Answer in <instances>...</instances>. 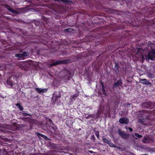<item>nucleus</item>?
Segmentation results:
<instances>
[{
	"label": "nucleus",
	"mask_w": 155,
	"mask_h": 155,
	"mask_svg": "<svg viewBox=\"0 0 155 155\" xmlns=\"http://www.w3.org/2000/svg\"><path fill=\"white\" fill-rule=\"evenodd\" d=\"M0 147V155H8L9 151L8 150V148L7 147L3 145Z\"/></svg>",
	"instance_id": "20e7f679"
},
{
	"label": "nucleus",
	"mask_w": 155,
	"mask_h": 155,
	"mask_svg": "<svg viewBox=\"0 0 155 155\" xmlns=\"http://www.w3.org/2000/svg\"><path fill=\"white\" fill-rule=\"evenodd\" d=\"M148 76L151 78H153L154 77L153 75L151 73H149L148 74Z\"/></svg>",
	"instance_id": "c756f323"
},
{
	"label": "nucleus",
	"mask_w": 155,
	"mask_h": 155,
	"mask_svg": "<svg viewBox=\"0 0 155 155\" xmlns=\"http://www.w3.org/2000/svg\"><path fill=\"white\" fill-rule=\"evenodd\" d=\"M109 145L111 147H115V148H117V146L113 143H111L110 141L109 142V143H108Z\"/></svg>",
	"instance_id": "5701e85b"
},
{
	"label": "nucleus",
	"mask_w": 155,
	"mask_h": 155,
	"mask_svg": "<svg viewBox=\"0 0 155 155\" xmlns=\"http://www.w3.org/2000/svg\"><path fill=\"white\" fill-rule=\"evenodd\" d=\"M91 139L94 141L95 140L96 138L94 136V135H93L91 136Z\"/></svg>",
	"instance_id": "2f4dec72"
},
{
	"label": "nucleus",
	"mask_w": 155,
	"mask_h": 155,
	"mask_svg": "<svg viewBox=\"0 0 155 155\" xmlns=\"http://www.w3.org/2000/svg\"><path fill=\"white\" fill-rule=\"evenodd\" d=\"M118 133L120 135L122 138H123V137L125 135V134L124 133L123 131H122L120 129L118 130Z\"/></svg>",
	"instance_id": "a211bd4d"
},
{
	"label": "nucleus",
	"mask_w": 155,
	"mask_h": 155,
	"mask_svg": "<svg viewBox=\"0 0 155 155\" xmlns=\"http://www.w3.org/2000/svg\"><path fill=\"white\" fill-rule=\"evenodd\" d=\"M54 1H57L58 3L62 2L63 3L67 5H70L72 3V2L69 0H54Z\"/></svg>",
	"instance_id": "9d476101"
},
{
	"label": "nucleus",
	"mask_w": 155,
	"mask_h": 155,
	"mask_svg": "<svg viewBox=\"0 0 155 155\" xmlns=\"http://www.w3.org/2000/svg\"><path fill=\"white\" fill-rule=\"evenodd\" d=\"M15 105L20 110H23V107L21 105L20 103L16 104Z\"/></svg>",
	"instance_id": "aec40b11"
},
{
	"label": "nucleus",
	"mask_w": 155,
	"mask_h": 155,
	"mask_svg": "<svg viewBox=\"0 0 155 155\" xmlns=\"http://www.w3.org/2000/svg\"><path fill=\"white\" fill-rule=\"evenodd\" d=\"M52 145H54L55 144L54 143H52L51 145L52 146Z\"/></svg>",
	"instance_id": "a18cd8bd"
},
{
	"label": "nucleus",
	"mask_w": 155,
	"mask_h": 155,
	"mask_svg": "<svg viewBox=\"0 0 155 155\" xmlns=\"http://www.w3.org/2000/svg\"><path fill=\"white\" fill-rule=\"evenodd\" d=\"M129 136V134H125V135H124V137H123L122 138L123 139L126 140L128 138Z\"/></svg>",
	"instance_id": "c85d7f7f"
},
{
	"label": "nucleus",
	"mask_w": 155,
	"mask_h": 155,
	"mask_svg": "<svg viewBox=\"0 0 155 155\" xmlns=\"http://www.w3.org/2000/svg\"><path fill=\"white\" fill-rule=\"evenodd\" d=\"M153 139L152 137H149V136L147 137L144 136L142 139V141L144 143H147L153 142Z\"/></svg>",
	"instance_id": "39448f33"
},
{
	"label": "nucleus",
	"mask_w": 155,
	"mask_h": 155,
	"mask_svg": "<svg viewBox=\"0 0 155 155\" xmlns=\"http://www.w3.org/2000/svg\"><path fill=\"white\" fill-rule=\"evenodd\" d=\"M89 116H87V117H86V119H88V118H89Z\"/></svg>",
	"instance_id": "37998d69"
},
{
	"label": "nucleus",
	"mask_w": 155,
	"mask_h": 155,
	"mask_svg": "<svg viewBox=\"0 0 155 155\" xmlns=\"http://www.w3.org/2000/svg\"><path fill=\"white\" fill-rule=\"evenodd\" d=\"M6 8L9 11L15 14H18V12L17 11L13 9L12 7L8 5L7 6Z\"/></svg>",
	"instance_id": "ddd939ff"
},
{
	"label": "nucleus",
	"mask_w": 155,
	"mask_h": 155,
	"mask_svg": "<svg viewBox=\"0 0 155 155\" xmlns=\"http://www.w3.org/2000/svg\"><path fill=\"white\" fill-rule=\"evenodd\" d=\"M48 89L46 88L42 89L41 88H36L35 89L36 91L39 93H44L46 92L47 91Z\"/></svg>",
	"instance_id": "f8f14e48"
},
{
	"label": "nucleus",
	"mask_w": 155,
	"mask_h": 155,
	"mask_svg": "<svg viewBox=\"0 0 155 155\" xmlns=\"http://www.w3.org/2000/svg\"><path fill=\"white\" fill-rule=\"evenodd\" d=\"M15 57L20 58H22L23 57L22 54H17L15 55Z\"/></svg>",
	"instance_id": "cd10ccee"
},
{
	"label": "nucleus",
	"mask_w": 155,
	"mask_h": 155,
	"mask_svg": "<svg viewBox=\"0 0 155 155\" xmlns=\"http://www.w3.org/2000/svg\"><path fill=\"white\" fill-rule=\"evenodd\" d=\"M122 84V82L121 79L118 80L115 83L113 86V88H116L117 87L121 86Z\"/></svg>",
	"instance_id": "1a4fd4ad"
},
{
	"label": "nucleus",
	"mask_w": 155,
	"mask_h": 155,
	"mask_svg": "<svg viewBox=\"0 0 155 155\" xmlns=\"http://www.w3.org/2000/svg\"><path fill=\"white\" fill-rule=\"evenodd\" d=\"M135 139H137V138H136V137H135Z\"/></svg>",
	"instance_id": "49530a36"
},
{
	"label": "nucleus",
	"mask_w": 155,
	"mask_h": 155,
	"mask_svg": "<svg viewBox=\"0 0 155 155\" xmlns=\"http://www.w3.org/2000/svg\"><path fill=\"white\" fill-rule=\"evenodd\" d=\"M101 85L102 86V87H104V83L102 81H101Z\"/></svg>",
	"instance_id": "c9c22d12"
},
{
	"label": "nucleus",
	"mask_w": 155,
	"mask_h": 155,
	"mask_svg": "<svg viewBox=\"0 0 155 155\" xmlns=\"http://www.w3.org/2000/svg\"><path fill=\"white\" fill-rule=\"evenodd\" d=\"M118 63H117V62H115V65L114 67V71L115 73L116 74H118L119 72V68L118 67Z\"/></svg>",
	"instance_id": "dca6fc26"
},
{
	"label": "nucleus",
	"mask_w": 155,
	"mask_h": 155,
	"mask_svg": "<svg viewBox=\"0 0 155 155\" xmlns=\"http://www.w3.org/2000/svg\"><path fill=\"white\" fill-rule=\"evenodd\" d=\"M102 92L105 91V88L104 87H102Z\"/></svg>",
	"instance_id": "58836bf2"
},
{
	"label": "nucleus",
	"mask_w": 155,
	"mask_h": 155,
	"mask_svg": "<svg viewBox=\"0 0 155 155\" xmlns=\"http://www.w3.org/2000/svg\"><path fill=\"white\" fill-rule=\"evenodd\" d=\"M142 107L147 109L151 107L152 105V103L150 101L143 103L141 104Z\"/></svg>",
	"instance_id": "0eeeda50"
},
{
	"label": "nucleus",
	"mask_w": 155,
	"mask_h": 155,
	"mask_svg": "<svg viewBox=\"0 0 155 155\" xmlns=\"http://www.w3.org/2000/svg\"><path fill=\"white\" fill-rule=\"evenodd\" d=\"M130 104L129 103H127L126 104V105H127V107H129L130 106Z\"/></svg>",
	"instance_id": "72a5a7b5"
},
{
	"label": "nucleus",
	"mask_w": 155,
	"mask_h": 155,
	"mask_svg": "<svg viewBox=\"0 0 155 155\" xmlns=\"http://www.w3.org/2000/svg\"><path fill=\"white\" fill-rule=\"evenodd\" d=\"M103 94L104 95L106 96H107V94L105 91L103 92Z\"/></svg>",
	"instance_id": "e433bc0d"
},
{
	"label": "nucleus",
	"mask_w": 155,
	"mask_h": 155,
	"mask_svg": "<svg viewBox=\"0 0 155 155\" xmlns=\"http://www.w3.org/2000/svg\"><path fill=\"white\" fill-rule=\"evenodd\" d=\"M64 31L67 32H72L74 31V30L73 28H69L65 29Z\"/></svg>",
	"instance_id": "412c9836"
},
{
	"label": "nucleus",
	"mask_w": 155,
	"mask_h": 155,
	"mask_svg": "<svg viewBox=\"0 0 155 155\" xmlns=\"http://www.w3.org/2000/svg\"><path fill=\"white\" fill-rule=\"evenodd\" d=\"M141 83L143 84L147 85H151V83L149 82L148 80L146 79H141Z\"/></svg>",
	"instance_id": "4468645a"
},
{
	"label": "nucleus",
	"mask_w": 155,
	"mask_h": 155,
	"mask_svg": "<svg viewBox=\"0 0 155 155\" xmlns=\"http://www.w3.org/2000/svg\"><path fill=\"white\" fill-rule=\"evenodd\" d=\"M153 112L154 114L155 115V109L153 110Z\"/></svg>",
	"instance_id": "c03bdc74"
},
{
	"label": "nucleus",
	"mask_w": 155,
	"mask_h": 155,
	"mask_svg": "<svg viewBox=\"0 0 155 155\" xmlns=\"http://www.w3.org/2000/svg\"><path fill=\"white\" fill-rule=\"evenodd\" d=\"M78 96V95L77 94H74L72 97V99H75Z\"/></svg>",
	"instance_id": "473e14b6"
},
{
	"label": "nucleus",
	"mask_w": 155,
	"mask_h": 155,
	"mask_svg": "<svg viewBox=\"0 0 155 155\" xmlns=\"http://www.w3.org/2000/svg\"><path fill=\"white\" fill-rule=\"evenodd\" d=\"M22 113V115L24 116H30V115L29 114H28L26 113Z\"/></svg>",
	"instance_id": "7c9ffc66"
},
{
	"label": "nucleus",
	"mask_w": 155,
	"mask_h": 155,
	"mask_svg": "<svg viewBox=\"0 0 155 155\" xmlns=\"http://www.w3.org/2000/svg\"><path fill=\"white\" fill-rule=\"evenodd\" d=\"M148 110H139V112L140 113V114L142 115H144V113H147Z\"/></svg>",
	"instance_id": "bb28decb"
},
{
	"label": "nucleus",
	"mask_w": 155,
	"mask_h": 155,
	"mask_svg": "<svg viewBox=\"0 0 155 155\" xmlns=\"http://www.w3.org/2000/svg\"><path fill=\"white\" fill-rule=\"evenodd\" d=\"M101 85L102 86V87H104V83L102 81H101Z\"/></svg>",
	"instance_id": "f704fd0d"
},
{
	"label": "nucleus",
	"mask_w": 155,
	"mask_h": 155,
	"mask_svg": "<svg viewBox=\"0 0 155 155\" xmlns=\"http://www.w3.org/2000/svg\"><path fill=\"white\" fill-rule=\"evenodd\" d=\"M61 97V94L57 91H55L53 94L52 100L53 102H56L57 101L58 99Z\"/></svg>",
	"instance_id": "423d86ee"
},
{
	"label": "nucleus",
	"mask_w": 155,
	"mask_h": 155,
	"mask_svg": "<svg viewBox=\"0 0 155 155\" xmlns=\"http://www.w3.org/2000/svg\"><path fill=\"white\" fill-rule=\"evenodd\" d=\"M49 121L50 123H51V122H52V121L50 119H49Z\"/></svg>",
	"instance_id": "79ce46f5"
},
{
	"label": "nucleus",
	"mask_w": 155,
	"mask_h": 155,
	"mask_svg": "<svg viewBox=\"0 0 155 155\" xmlns=\"http://www.w3.org/2000/svg\"><path fill=\"white\" fill-rule=\"evenodd\" d=\"M134 135L137 138H141L143 137L142 135H140L136 133H134Z\"/></svg>",
	"instance_id": "a878e982"
},
{
	"label": "nucleus",
	"mask_w": 155,
	"mask_h": 155,
	"mask_svg": "<svg viewBox=\"0 0 155 155\" xmlns=\"http://www.w3.org/2000/svg\"><path fill=\"white\" fill-rule=\"evenodd\" d=\"M89 152L91 153H94L93 151L92 150H89Z\"/></svg>",
	"instance_id": "ea45409f"
},
{
	"label": "nucleus",
	"mask_w": 155,
	"mask_h": 155,
	"mask_svg": "<svg viewBox=\"0 0 155 155\" xmlns=\"http://www.w3.org/2000/svg\"><path fill=\"white\" fill-rule=\"evenodd\" d=\"M29 52L28 51H24L22 54L23 58L28 56L29 55Z\"/></svg>",
	"instance_id": "6ab92c4d"
},
{
	"label": "nucleus",
	"mask_w": 155,
	"mask_h": 155,
	"mask_svg": "<svg viewBox=\"0 0 155 155\" xmlns=\"http://www.w3.org/2000/svg\"><path fill=\"white\" fill-rule=\"evenodd\" d=\"M142 59L143 60L144 59V58L143 55H142Z\"/></svg>",
	"instance_id": "a19ab883"
},
{
	"label": "nucleus",
	"mask_w": 155,
	"mask_h": 155,
	"mask_svg": "<svg viewBox=\"0 0 155 155\" xmlns=\"http://www.w3.org/2000/svg\"><path fill=\"white\" fill-rule=\"evenodd\" d=\"M70 61L71 60L70 59H68L64 60L58 61L52 64H50V66L51 67L54 66H55L60 64H67L69 63L70 62Z\"/></svg>",
	"instance_id": "7ed1b4c3"
},
{
	"label": "nucleus",
	"mask_w": 155,
	"mask_h": 155,
	"mask_svg": "<svg viewBox=\"0 0 155 155\" xmlns=\"http://www.w3.org/2000/svg\"><path fill=\"white\" fill-rule=\"evenodd\" d=\"M102 140L104 142H105L107 144H108L109 143V142H110V141L109 140L107 139L106 138H104L103 137H102Z\"/></svg>",
	"instance_id": "393cba45"
},
{
	"label": "nucleus",
	"mask_w": 155,
	"mask_h": 155,
	"mask_svg": "<svg viewBox=\"0 0 155 155\" xmlns=\"http://www.w3.org/2000/svg\"><path fill=\"white\" fill-rule=\"evenodd\" d=\"M119 121L122 124H127L129 123V120L127 117H122L120 119Z\"/></svg>",
	"instance_id": "6e6552de"
},
{
	"label": "nucleus",
	"mask_w": 155,
	"mask_h": 155,
	"mask_svg": "<svg viewBox=\"0 0 155 155\" xmlns=\"http://www.w3.org/2000/svg\"><path fill=\"white\" fill-rule=\"evenodd\" d=\"M145 120L143 117L142 116L138 119V122L140 123H142L144 122Z\"/></svg>",
	"instance_id": "4be33fe9"
},
{
	"label": "nucleus",
	"mask_w": 155,
	"mask_h": 155,
	"mask_svg": "<svg viewBox=\"0 0 155 155\" xmlns=\"http://www.w3.org/2000/svg\"><path fill=\"white\" fill-rule=\"evenodd\" d=\"M118 133L120 135L122 138H123V137L125 135V134L124 133L123 131H122L120 129L118 130Z\"/></svg>",
	"instance_id": "f3484780"
},
{
	"label": "nucleus",
	"mask_w": 155,
	"mask_h": 155,
	"mask_svg": "<svg viewBox=\"0 0 155 155\" xmlns=\"http://www.w3.org/2000/svg\"><path fill=\"white\" fill-rule=\"evenodd\" d=\"M35 134L38 137H41L46 140H48V138L46 136L39 133L36 132L35 133Z\"/></svg>",
	"instance_id": "2eb2a0df"
},
{
	"label": "nucleus",
	"mask_w": 155,
	"mask_h": 155,
	"mask_svg": "<svg viewBox=\"0 0 155 155\" xmlns=\"http://www.w3.org/2000/svg\"><path fill=\"white\" fill-rule=\"evenodd\" d=\"M15 68V65L12 63H10L9 64H6L1 66L0 69L2 70H9L12 71Z\"/></svg>",
	"instance_id": "f03ea898"
},
{
	"label": "nucleus",
	"mask_w": 155,
	"mask_h": 155,
	"mask_svg": "<svg viewBox=\"0 0 155 155\" xmlns=\"http://www.w3.org/2000/svg\"><path fill=\"white\" fill-rule=\"evenodd\" d=\"M145 56L147 62H149L150 60L152 61H155V49H151Z\"/></svg>",
	"instance_id": "f257e3e1"
},
{
	"label": "nucleus",
	"mask_w": 155,
	"mask_h": 155,
	"mask_svg": "<svg viewBox=\"0 0 155 155\" xmlns=\"http://www.w3.org/2000/svg\"><path fill=\"white\" fill-rule=\"evenodd\" d=\"M128 129L130 131V132H132L133 131V129L130 128V127H129L128 128Z\"/></svg>",
	"instance_id": "4c0bfd02"
},
{
	"label": "nucleus",
	"mask_w": 155,
	"mask_h": 155,
	"mask_svg": "<svg viewBox=\"0 0 155 155\" xmlns=\"http://www.w3.org/2000/svg\"><path fill=\"white\" fill-rule=\"evenodd\" d=\"M94 132L97 139H99V132L96 130H94Z\"/></svg>",
	"instance_id": "b1692460"
},
{
	"label": "nucleus",
	"mask_w": 155,
	"mask_h": 155,
	"mask_svg": "<svg viewBox=\"0 0 155 155\" xmlns=\"http://www.w3.org/2000/svg\"><path fill=\"white\" fill-rule=\"evenodd\" d=\"M8 87L11 88L12 87L13 85V81L10 78L7 79L6 82Z\"/></svg>",
	"instance_id": "9b49d317"
}]
</instances>
